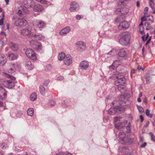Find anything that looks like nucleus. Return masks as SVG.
I'll use <instances>...</instances> for the list:
<instances>
[{
  "label": "nucleus",
  "mask_w": 155,
  "mask_h": 155,
  "mask_svg": "<svg viewBox=\"0 0 155 155\" xmlns=\"http://www.w3.org/2000/svg\"><path fill=\"white\" fill-rule=\"evenodd\" d=\"M118 55L119 56L122 58L126 57L127 56V54L123 48L119 50Z\"/></svg>",
  "instance_id": "obj_20"
},
{
  "label": "nucleus",
  "mask_w": 155,
  "mask_h": 155,
  "mask_svg": "<svg viewBox=\"0 0 155 155\" xmlns=\"http://www.w3.org/2000/svg\"><path fill=\"white\" fill-rule=\"evenodd\" d=\"M25 53L26 56L32 60H35L37 59L36 54L34 51L30 48L27 49Z\"/></svg>",
  "instance_id": "obj_6"
},
{
  "label": "nucleus",
  "mask_w": 155,
  "mask_h": 155,
  "mask_svg": "<svg viewBox=\"0 0 155 155\" xmlns=\"http://www.w3.org/2000/svg\"><path fill=\"white\" fill-rule=\"evenodd\" d=\"M32 29L31 27L28 26L26 28L22 29L21 31V35L27 36L29 38H32L33 33L32 32Z\"/></svg>",
  "instance_id": "obj_4"
},
{
  "label": "nucleus",
  "mask_w": 155,
  "mask_h": 155,
  "mask_svg": "<svg viewBox=\"0 0 155 155\" xmlns=\"http://www.w3.org/2000/svg\"><path fill=\"white\" fill-rule=\"evenodd\" d=\"M119 39V43L122 45H128L130 38V35L127 32H124L120 35Z\"/></svg>",
  "instance_id": "obj_3"
},
{
  "label": "nucleus",
  "mask_w": 155,
  "mask_h": 155,
  "mask_svg": "<svg viewBox=\"0 0 155 155\" xmlns=\"http://www.w3.org/2000/svg\"><path fill=\"white\" fill-rule=\"evenodd\" d=\"M71 7L69 8V10L71 12L76 11L79 9L78 5L75 2H71L70 4Z\"/></svg>",
  "instance_id": "obj_11"
},
{
  "label": "nucleus",
  "mask_w": 155,
  "mask_h": 155,
  "mask_svg": "<svg viewBox=\"0 0 155 155\" xmlns=\"http://www.w3.org/2000/svg\"><path fill=\"white\" fill-rule=\"evenodd\" d=\"M147 144V143L146 142L144 143L143 144H142L141 146V147H144Z\"/></svg>",
  "instance_id": "obj_61"
},
{
  "label": "nucleus",
  "mask_w": 155,
  "mask_h": 155,
  "mask_svg": "<svg viewBox=\"0 0 155 155\" xmlns=\"http://www.w3.org/2000/svg\"><path fill=\"white\" fill-rule=\"evenodd\" d=\"M39 90L40 93L42 95H44L47 91V90H46L45 88L42 86H40Z\"/></svg>",
  "instance_id": "obj_30"
},
{
  "label": "nucleus",
  "mask_w": 155,
  "mask_h": 155,
  "mask_svg": "<svg viewBox=\"0 0 155 155\" xmlns=\"http://www.w3.org/2000/svg\"><path fill=\"white\" fill-rule=\"evenodd\" d=\"M15 70V68L10 67V68L8 70V71L9 73H12L14 72Z\"/></svg>",
  "instance_id": "obj_46"
},
{
  "label": "nucleus",
  "mask_w": 155,
  "mask_h": 155,
  "mask_svg": "<svg viewBox=\"0 0 155 155\" xmlns=\"http://www.w3.org/2000/svg\"><path fill=\"white\" fill-rule=\"evenodd\" d=\"M3 18H1L0 20V25H2L3 24V21H4V18H3L4 17V13H3Z\"/></svg>",
  "instance_id": "obj_50"
},
{
  "label": "nucleus",
  "mask_w": 155,
  "mask_h": 155,
  "mask_svg": "<svg viewBox=\"0 0 155 155\" xmlns=\"http://www.w3.org/2000/svg\"><path fill=\"white\" fill-rule=\"evenodd\" d=\"M144 25L146 27V30H149L151 28V26L150 24L147 22H146L144 24Z\"/></svg>",
  "instance_id": "obj_40"
},
{
  "label": "nucleus",
  "mask_w": 155,
  "mask_h": 155,
  "mask_svg": "<svg viewBox=\"0 0 155 155\" xmlns=\"http://www.w3.org/2000/svg\"><path fill=\"white\" fill-rule=\"evenodd\" d=\"M49 82V81L48 80H47L44 81L43 84L44 86H47Z\"/></svg>",
  "instance_id": "obj_49"
},
{
  "label": "nucleus",
  "mask_w": 155,
  "mask_h": 155,
  "mask_svg": "<svg viewBox=\"0 0 155 155\" xmlns=\"http://www.w3.org/2000/svg\"><path fill=\"white\" fill-rule=\"evenodd\" d=\"M50 104L51 105L53 106L55 104V103L54 101H52L50 102Z\"/></svg>",
  "instance_id": "obj_54"
},
{
  "label": "nucleus",
  "mask_w": 155,
  "mask_h": 155,
  "mask_svg": "<svg viewBox=\"0 0 155 155\" xmlns=\"http://www.w3.org/2000/svg\"><path fill=\"white\" fill-rule=\"evenodd\" d=\"M43 7L41 5L39 4H37L34 7V10L36 12H40L43 10Z\"/></svg>",
  "instance_id": "obj_22"
},
{
  "label": "nucleus",
  "mask_w": 155,
  "mask_h": 155,
  "mask_svg": "<svg viewBox=\"0 0 155 155\" xmlns=\"http://www.w3.org/2000/svg\"><path fill=\"white\" fill-rule=\"evenodd\" d=\"M33 25L36 28H42L45 27V24L41 20H35L33 22Z\"/></svg>",
  "instance_id": "obj_8"
},
{
  "label": "nucleus",
  "mask_w": 155,
  "mask_h": 155,
  "mask_svg": "<svg viewBox=\"0 0 155 155\" xmlns=\"http://www.w3.org/2000/svg\"><path fill=\"white\" fill-rule=\"evenodd\" d=\"M11 47L12 50L14 51H16L18 49V46L15 44L11 43Z\"/></svg>",
  "instance_id": "obj_34"
},
{
  "label": "nucleus",
  "mask_w": 155,
  "mask_h": 155,
  "mask_svg": "<svg viewBox=\"0 0 155 155\" xmlns=\"http://www.w3.org/2000/svg\"><path fill=\"white\" fill-rule=\"evenodd\" d=\"M133 142V140L130 138H129L127 139V142L131 143Z\"/></svg>",
  "instance_id": "obj_55"
},
{
  "label": "nucleus",
  "mask_w": 155,
  "mask_h": 155,
  "mask_svg": "<svg viewBox=\"0 0 155 155\" xmlns=\"http://www.w3.org/2000/svg\"><path fill=\"white\" fill-rule=\"evenodd\" d=\"M109 78L113 80L117 79L114 82V84L117 86L123 85L126 82V80L124 75L121 73H117L113 74Z\"/></svg>",
  "instance_id": "obj_1"
},
{
  "label": "nucleus",
  "mask_w": 155,
  "mask_h": 155,
  "mask_svg": "<svg viewBox=\"0 0 155 155\" xmlns=\"http://www.w3.org/2000/svg\"><path fill=\"white\" fill-rule=\"evenodd\" d=\"M25 66L26 68L29 70H31L34 68V66L32 64L29 60H27L25 62Z\"/></svg>",
  "instance_id": "obj_19"
},
{
  "label": "nucleus",
  "mask_w": 155,
  "mask_h": 155,
  "mask_svg": "<svg viewBox=\"0 0 155 155\" xmlns=\"http://www.w3.org/2000/svg\"><path fill=\"white\" fill-rule=\"evenodd\" d=\"M128 10L126 8L124 7L121 8V14H125L128 12Z\"/></svg>",
  "instance_id": "obj_36"
},
{
  "label": "nucleus",
  "mask_w": 155,
  "mask_h": 155,
  "mask_svg": "<svg viewBox=\"0 0 155 155\" xmlns=\"http://www.w3.org/2000/svg\"><path fill=\"white\" fill-rule=\"evenodd\" d=\"M117 54V51L116 50L113 49L110 51L107 54L111 55V56H113L116 55Z\"/></svg>",
  "instance_id": "obj_35"
},
{
  "label": "nucleus",
  "mask_w": 155,
  "mask_h": 155,
  "mask_svg": "<svg viewBox=\"0 0 155 155\" xmlns=\"http://www.w3.org/2000/svg\"><path fill=\"white\" fill-rule=\"evenodd\" d=\"M81 18V15H77L76 16V18L77 20H80Z\"/></svg>",
  "instance_id": "obj_59"
},
{
  "label": "nucleus",
  "mask_w": 155,
  "mask_h": 155,
  "mask_svg": "<svg viewBox=\"0 0 155 155\" xmlns=\"http://www.w3.org/2000/svg\"><path fill=\"white\" fill-rule=\"evenodd\" d=\"M121 8H118L116 10L115 12L117 14H121Z\"/></svg>",
  "instance_id": "obj_44"
},
{
  "label": "nucleus",
  "mask_w": 155,
  "mask_h": 155,
  "mask_svg": "<svg viewBox=\"0 0 155 155\" xmlns=\"http://www.w3.org/2000/svg\"><path fill=\"white\" fill-rule=\"evenodd\" d=\"M120 107H114V108H110L108 111V113L110 115H114L117 112L119 111H121Z\"/></svg>",
  "instance_id": "obj_13"
},
{
  "label": "nucleus",
  "mask_w": 155,
  "mask_h": 155,
  "mask_svg": "<svg viewBox=\"0 0 155 155\" xmlns=\"http://www.w3.org/2000/svg\"><path fill=\"white\" fill-rule=\"evenodd\" d=\"M139 32L141 35H144V28L142 26H140V27Z\"/></svg>",
  "instance_id": "obj_42"
},
{
  "label": "nucleus",
  "mask_w": 155,
  "mask_h": 155,
  "mask_svg": "<svg viewBox=\"0 0 155 155\" xmlns=\"http://www.w3.org/2000/svg\"><path fill=\"white\" fill-rule=\"evenodd\" d=\"M34 112V109L32 108H29L27 111L28 114L31 116H32L33 115Z\"/></svg>",
  "instance_id": "obj_33"
},
{
  "label": "nucleus",
  "mask_w": 155,
  "mask_h": 155,
  "mask_svg": "<svg viewBox=\"0 0 155 155\" xmlns=\"http://www.w3.org/2000/svg\"><path fill=\"white\" fill-rule=\"evenodd\" d=\"M37 97L36 94L35 93H33L30 96V99L31 101H34L36 99Z\"/></svg>",
  "instance_id": "obj_31"
},
{
  "label": "nucleus",
  "mask_w": 155,
  "mask_h": 155,
  "mask_svg": "<svg viewBox=\"0 0 155 155\" xmlns=\"http://www.w3.org/2000/svg\"><path fill=\"white\" fill-rule=\"evenodd\" d=\"M44 38L45 37L41 35H36L33 34L32 38H34L35 39V40L33 41H36L38 40H42L44 39Z\"/></svg>",
  "instance_id": "obj_21"
},
{
  "label": "nucleus",
  "mask_w": 155,
  "mask_h": 155,
  "mask_svg": "<svg viewBox=\"0 0 155 155\" xmlns=\"http://www.w3.org/2000/svg\"><path fill=\"white\" fill-rule=\"evenodd\" d=\"M66 55L64 52H61L59 53L58 56V58L59 60H62L64 58L65 59Z\"/></svg>",
  "instance_id": "obj_28"
},
{
  "label": "nucleus",
  "mask_w": 155,
  "mask_h": 155,
  "mask_svg": "<svg viewBox=\"0 0 155 155\" xmlns=\"http://www.w3.org/2000/svg\"><path fill=\"white\" fill-rule=\"evenodd\" d=\"M6 58L4 55L2 54H0V64L3 65H4L6 62Z\"/></svg>",
  "instance_id": "obj_23"
},
{
  "label": "nucleus",
  "mask_w": 155,
  "mask_h": 155,
  "mask_svg": "<svg viewBox=\"0 0 155 155\" xmlns=\"http://www.w3.org/2000/svg\"><path fill=\"white\" fill-rule=\"evenodd\" d=\"M143 35V36H142V40L143 41H145L147 40V39L148 38V36H149V34L148 33H147V35L145 37V35L144 34V35Z\"/></svg>",
  "instance_id": "obj_43"
},
{
  "label": "nucleus",
  "mask_w": 155,
  "mask_h": 155,
  "mask_svg": "<svg viewBox=\"0 0 155 155\" xmlns=\"http://www.w3.org/2000/svg\"><path fill=\"white\" fill-rule=\"evenodd\" d=\"M7 145L6 143H3L2 144L1 147L2 149H5L7 147Z\"/></svg>",
  "instance_id": "obj_51"
},
{
  "label": "nucleus",
  "mask_w": 155,
  "mask_h": 155,
  "mask_svg": "<svg viewBox=\"0 0 155 155\" xmlns=\"http://www.w3.org/2000/svg\"><path fill=\"white\" fill-rule=\"evenodd\" d=\"M119 100L121 101L125 102L126 101V99L124 95H120L118 97Z\"/></svg>",
  "instance_id": "obj_37"
},
{
  "label": "nucleus",
  "mask_w": 155,
  "mask_h": 155,
  "mask_svg": "<svg viewBox=\"0 0 155 155\" xmlns=\"http://www.w3.org/2000/svg\"><path fill=\"white\" fill-rule=\"evenodd\" d=\"M9 66L10 67H11L13 68H15V70H18L20 69V65L16 64H15L14 63H12L9 64Z\"/></svg>",
  "instance_id": "obj_24"
},
{
  "label": "nucleus",
  "mask_w": 155,
  "mask_h": 155,
  "mask_svg": "<svg viewBox=\"0 0 155 155\" xmlns=\"http://www.w3.org/2000/svg\"><path fill=\"white\" fill-rule=\"evenodd\" d=\"M77 50L79 51H83L86 49V44L82 41H78L76 44Z\"/></svg>",
  "instance_id": "obj_5"
},
{
  "label": "nucleus",
  "mask_w": 155,
  "mask_h": 155,
  "mask_svg": "<svg viewBox=\"0 0 155 155\" xmlns=\"http://www.w3.org/2000/svg\"><path fill=\"white\" fill-rule=\"evenodd\" d=\"M52 69V66L50 64L47 65L45 68V70L46 71H50Z\"/></svg>",
  "instance_id": "obj_38"
},
{
  "label": "nucleus",
  "mask_w": 155,
  "mask_h": 155,
  "mask_svg": "<svg viewBox=\"0 0 155 155\" xmlns=\"http://www.w3.org/2000/svg\"><path fill=\"white\" fill-rule=\"evenodd\" d=\"M30 42L31 45L35 46V47H34L37 50H41L42 49V46L41 43L33 40L30 41Z\"/></svg>",
  "instance_id": "obj_12"
},
{
  "label": "nucleus",
  "mask_w": 155,
  "mask_h": 155,
  "mask_svg": "<svg viewBox=\"0 0 155 155\" xmlns=\"http://www.w3.org/2000/svg\"><path fill=\"white\" fill-rule=\"evenodd\" d=\"M27 24V21L24 18L18 19L14 23V24L16 26L21 27L25 26Z\"/></svg>",
  "instance_id": "obj_7"
},
{
  "label": "nucleus",
  "mask_w": 155,
  "mask_h": 155,
  "mask_svg": "<svg viewBox=\"0 0 155 155\" xmlns=\"http://www.w3.org/2000/svg\"><path fill=\"white\" fill-rule=\"evenodd\" d=\"M3 75L7 78L11 79L10 80L4 81L3 83V85L5 87L8 89L13 88L15 86V84L14 81L12 80H15V78L10 74H8L5 73H3Z\"/></svg>",
  "instance_id": "obj_2"
},
{
  "label": "nucleus",
  "mask_w": 155,
  "mask_h": 155,
  "mask_svg": "<svg viewBox=\"0 0 155 155\" xmlns=\"http://www.w3.org/2000/svg\"><path fill=\"white\" fill-rule=\"evenodd\" d=\"M150 78V77L149 76H147L146 78V82L147 83H148L149 82Z\"/></svg>",
  "instance_id": "obj_58"
},
{
  "label": "nucleus",
  "mask_w": 155,
  "mask_h": 155,
  "mask_svg": "<svg viewBox=\"0 0 155 155\" xmlns=\"http://www.w3.org/2000/svg\"><path fill=\"white\" fill-rule=\"evenodd\" d=\"M148 17L149 18L147 19V21H151V23H152L153 22V21L152 20L153 19V16L151 15H150L148 16Z\"/></svg>",
  "instance_id": "obj_47"
},
{
  "label": "nucleus",
  "mask_w": 155,
  "mask_h": 155,
  "mask_svg": "<svg viewBox=\"0 0 155 155\" xmlns=\"http://www.w3.org/2000/svg\"><path fill=\"white\" fill-rule=\"evenodd\" d=\"M64 152H61L57 154L56 155H64Z\"/></svg>",
  "instance_id": "obj_64"
},
{
  "label": "nucleus",
  "mask_w": 155,
  "mask_h": 155,
  "mask_svg": "<svg viewBox=\"0 0 155 155\" xmlns=\"http://www.w3.org/2000/svg\"><path fill=\"white\" fill-rule=\"evenodd\" d=\"M147 20V18H145V16L141 18V20L142 22L144 21H146Z\"/></svg>",
  "instance_id": "obj_57"
},
{
  "label": "nucleus",
  "mask_w": 155,
  "mask_h": 155,
  "mask_svg": "<svg viewBox=\"0 0 155 155\" xmlns=\"http://www.w3.org/2000/svg\"><path fill=\"white\" fill-rule=\"evenodd\" d=\"M126 128L128 132L130 130V123H129L126 127Z\"/></svg>",
  "instance_id": "obj_53"
},
{
  "label": "nucleus",
  "mask_w": 155,
  "mask_h": 155,
  "mask_svg": "<svg viewBox=\"0 0 155 155\" xmlns=\"http://www.w3.org/2000/svg\"><path fill=\"white\" fill-rule=\"evenodd\" d=\"M121 64V62L118 60H116L113 62L112 64L109 66V68L112 69H115L119 65Z\"/></svg>",
  "instance_id": "obj_17"
},
{
  "label": "nucleus",
  "mask_w": 155,
  "mask_h": 155,
  "mask_svg": "<svg viewBox=\"0 0 155 155\" xmlns=\"http://www.w3.org/2000/svg\"><path fill=\"white\" fill-rule=\"evenodd\" d=\"M140 118L141 122H142L143 120V116L142 115H140Z\"/></svg>",
  "instance_id": "obj_63"
},
{
  "label": "nucleus",
  "mask_w": 155,
  "mask_h": 155,
  "mask_svg": "<svg viewBox=\"0 0 155 155\" xmlns=\"http://www.w3.org/2000/svg\"><path fill=\"white\" fill-rule=\"evenodd\" d=\"M121 86L122 87H121L120 86H118V89L120 92H123L124 91V85Z\"/></svg>",
  "instance_id": "obj_41"
},
{
  "label": "nucleus",
  "mask_w": 155,
  "mask_h": 155,
  "mask_svg": "<svg viewBox=\"0 0 155 155\" xmlns=\"http://www.w3.org/2000/svg\"><path fill=\"white\" fill-rule=\"evenodd\" d=\"M119 136L120 137V138L121 139V141H123L124 142L123 143H126L125 142V141L126 140V139L124 137L125 136V133L124 132H121L119 133Z\"/></svg>",
  "instance_id": "obj_27"
},
{
  "label": "nucleus",
  "mask_w": 155,
  "mask_h": 155,
  "mask_svg": "<svg viewBox=\"0 0 155 155\" xmlns=\"http://www.w3.org/2000/svg\"><path fill=\"white\" fill-rule=\"evenodd\" d=\"M125 18L124 15H120L117 17L115 20L116 23H120L123 21L124 18Z\"/></svg>",
  "instance_id": "obj_25"
},
{
  "label": "nucleus",
  "mask_w": 155,
  "mask_h": 155,
  "mask_svg": "<svg viewBox=\"0 0 155 155\" xmlns=\"http://www.w3.org/2000/svg\"><path fill=\"white\" fill-rule=\"evenodd\" d=\"M33 2L31 0H25L22 2V5H24L23 7L28 8L31 7Z\"/></svg>",
  "instance_id": "obj_16"
},
{
  "label": "nucleus",
  "mask_w": 155,
  "mask_h": 155,
  "mask_svg": "<svg viewBox=\"0 0 155 155\" xmlns=\"http://www.w3.org/2000/svg\"><path fill=\"white\" fill-rule=\"evenodd\" d=\"M29 11L28 8L26 7H22L21 9L19 10L18 14L20 17L24 16L25 14H29Z\"/></svg>",
  "instance_id": "obj_10"
},
{
  "label": "nucleus",
  "mask_w": 155,
  "mask_h": 155,
  "mask_svg": "<svg viewBox=\"0 0 155 155\" xmlns=\"http://www.w3.org/2000/svg\"><path fill=\"white\" fill-rule=\"evenodd\" d=\"M137 108L139 111L140 112L142 113L143 112V107L140 106H137Z\"/></svg>",
  "instance_id": "obj_48"
},
{
  "label": "nucleus",
  "mask_w": 155,
  "mask_h": 155,
  "mask_svg": "<svg viewBox=\"0 0 155 155\" xmlns=\"http://www.w3.org/2000/svg\"><path fill=\"white\" fill-rule=\"evenodd\" d=\"M89 66V64L87 61H82L79 65V67L82 70H86Z\"/></svg>",
  "instance_id": "obj_15"
},
{
  "label": "nucleus",
  "mask_w": 155,
  "mask_h": 155,
  "mask_svg": "<svg viewBox=\"0 0 155 155\" xmlns=\"http://www.w3.org/2000/svg\"><path fill=\"white\" fill-rule=\"evenodd\" d=\"M126 123V122L119 123L117 124L115 127L118 129H120L125 126Z\"/></svg>",
  "instance_id": "obj_26"
},
{
  "label": "nucleus",
  "mask_w": 155,
  "mask_h": 155,
  "mask_svg": "<svg viewBox=\"0 0 155 155\" xmlns=\"http://www.w3.org/2000/svg\"><path fill=\"white\" fill-rule=\"evenodd\" d=\"M151 40V37H150V38L147 41V42L146 43V45H148L149 43L150 42Z\"/></svg>",
  "instance_id": "obj_60"
},
{
  "label": "nucleus",
  "mask_w": 155,
  "mask_h": 155,
  "mask_svg": "<svg viewBox=\"0 0 155 155\" xmlns=\"http://www.w3.org/2000/svg\"><path fill=\"white\" fill-rule=\"evenodd\" d=\"M149 1L150 2V5L152 9L153 10V13H155V7L154 6V5H155V4H154L153 3V0H149Z\"/></svg>",
  "instance_id": "obj_32"
},
{
  "label": "nucleus",
  "mask_w": 155,
  "mask_h": 155,
  "mask_svg": "<svg viewBox=\"0 0 155 155\" xmlns=\"http://www.w3.org/2000/svg\"><path fill=\"white\" fill-rule=\"evenodd\" d=\"M124 1H120L117 2V5L118 6H123L124 5Z\"/></svg>",
  "instance_id": "obj_45"
},
{
  "label": "nucleus",
  "mask_w": 155,
  "mask_h": 155,
  "mask_svg": "<svg viewBox=\"0 0 155 155\" xmlns=\"http://www.w3.org/2000/svg\"><path fill=\"white\" fill-rule=\"evenodd\" d=\"M145 114L146 115L150 118H152L153 117L152 115L150 114V110L148 109H147L146 110Z\"/></svg>",
  "instance_id": "obj_39"
},
{
  "label": "nucleus",
  "mask_w": 155,
  "mask_h": 155,
  "mask_svg": "<svg viewBox=\"0 0 155 155\" xmlns=\"http://www.w3.org/2000/svg\"><path fill=\"white\" fill-rule=\"evenodd\" d=\"M72 60L71 57L69 54L66 55L64 61V63L65 65H69L72 63Z\"/></svg>",
  "instance_id": "obj_14"
},
{
  "label": "nucleus",
  "mask_w": 155,
  "mask_h": 155,
  "mask_svg": "<svg viewBox=\"0 0 155 155\" xmlns=\"http://www.w3.org/2000/svg\"><path fill=\"white\" fill-rule=\"evenodd\" d=\"M63 79V77L62 76H60L57 78V80L59 81L62 80Z\"/></svg>",
  "instance_id": "obj_56"
},
{
  "label": "nucleus",
  "mask_w": 155,
  "mask_h": 155,
  "mask_svg": "<svg viewBox=\"0 0 155 155\" xmlns=\"http://www.w3.org/2000/svg\"><path fill=\"white\" fill-rule=\"evenodd\" d=\"M135 70H132V71H131V76H132V74H134L135 73Z\"/></svg>",
  "instance_id": "obj_62"
},
{
  "label": "nucleus",
  "mask_w": 155,
  "mask_h": 155,
  "mask_svg": "<svg viewBox=\"0 0 155 155\" xmlns=\"http://www.w3.org/2000/svg\"><path fill=\"white\" fill-rule=\"evenodd\" d=\"M129 27L128 23L126 21H124L120 23L118 26V29L120 30H124L127 28Z\"/></svg>",
  "instance_id": "obj_9"
},
{
  "label": "nucleus",
  "mask_w": 155,
  "mask_h": 155,
  "mask_svg": "<svg viewBox=\"0 0 155 155\" xmlns=\"http://www.w3.org/2000/svg\"><path fill=\"white\" fill-rule=\"evenodd\" d=\"M145 69V67H143V68H142V67L140 66H139L137 68V69L138 70H141L142 71H143Z\"/></svg>",
  "instance_id": "obj_52"
},
{
  "label": "nucleus",
  "mask_w": 155,
  "mask_h": 155,
  "mask_svg": "<svg viewBox=\"0 0 155 155\" xmlns=\"http://www.w3.org/2000/svg\"><path fill=\"white\" fill-rule=\"evenodd\" d=\"M70 31L71 28L69 27H66L60 31L59 34L61 35H63L68 33Z\"/></svg>",
  "instance_id": "obj_18"
},
{
  "label": "nucleus",
  "mask_w": 155,
  "mask_h": 155,
  "mask_svg": "<svg viewBox=\"0 0 155 155\" xmlns=\"http://www.w3.org/2000/svg\"><path fill=\"white\" fill-rule=\"evenodd\" d=\"M8 56L9 59L14 60L16 59L18 57V55L13 53L8 54Z\"/></svg>",
  "instance_id": "obj_29"
}]
</instances>
